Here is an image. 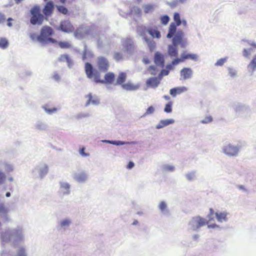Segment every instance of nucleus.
Listing matches in <instances>:
<instances>
[{"mask_svg": "<svg viewBox=\"0 0 256 256\" xmlns=\"http://www.w3.org/2000/svg\"><path fill=\"white\" fill-rule=\"evenodd\" d=\"M2 244L12 242L14 244H18L22 239L23 235L21 230L19 229H10L0 235Z\"/></svg>", "mask_w": 256, "mask_h": 256, "instance_id": "obj_1", "label": "nucleus"}, {"mask_svg": "<svg viewBox=\"0 0 256 256\" xmlns=\"http://www.w3.org/2000/svg\"><path fill=\"white\" fill-rule=\"evenodd\" d=\"M242 146L241 142L236 144L226 142L222 146V152L228 157L235 158L238 156Z\"/></svg>", "mask_w": 256, "mask_h": 256, "instance_id": "obj_2", "label": "nucleus"}, {"mask_svg": "<svg viewBox=\"0 0 256 256\" xmlns=\"http://www.w3.org/2000/svg\"><path fill=\"white\" fill-rule=\"evenodd\" d=\"M208 222V220L200 216L194 217L188 224V230L190 232L198 231L200 228L206 225Z\"/></svg>", "mask_w": 256, "mask_h": 256, "instance_id": "obj_3", "label": "nucleus"}, {"mask_svg": "<svg viewBox=\"0 0 256 256\" xmlns=\"http://www.w3.org/2000/svg\"><path fill=\"white\" fill-rule=\"evenodd\" d=\"M53 30L50 26H44L41 30L40 34L38 36V40L42 44L54 43L56 40L54 39L48 38L52 35Z\"/></svg>", "mask_w": 256, "mask_h": 256, "instance_id": "obj_4", "label": "nucleus"}, {"mask_svg": "<svg viewBox=\"0 0 256 256\" xmlns=\"http://www.w3.org/2000/svg\"><path fill=\"white\" fill-rule=\"evenodd\" d=\"M174 20L175 23H171L170 24L168 32L166 36V37L168 38H172L173 36L176 32V26H180L181 24V19L179 13H174Z\"/></svg>", "mask_w": 256, "mask_h": 256, "instance_id": "obj_5", "label": "nucleus"}, {"mask_svg": "<svg viewBox=\"0 0 256 256\" xmlns=\"http://www.w3.org/2000/svg\"><path fill=\"white\" fill-rule=\"evenodd\" d=\"M122 50L128 56L132 55L134 50L133 41L130 38H126L122 42Z\"/></svg>", "mask_w": 256, "mask_h": 256, "instance_id": "obj_6", "label": "nucleus"}, {"mask_svg": "<svg viewBox=\"0 0 256 256\" xmlns=\"http://www.w3.org/2000/svg\"><path fill=\"white\" fill-rule=\"evenodd\" d=\"M198 58V56L196 54H188L184 52L181 54L180 58H175L172 60V64L176 65L180 62H184L186 59H190L194 61H196Z\"/></svg>", "mask_w": 256, "mask_h": 256, "instance_id": "obj_7", "label": "nucleus"}, {"mask_svg": "<svg viewBox=\"0 0 256 256\" xmlns=\"http://www.w3.org/2000/svg\"><path fill=\"white\" fill-rule=\"evenodd\" d=\"M73 179L80 184L86 182L88 178V173L84 170L74 172L72 174Z\"/></svg>", "mask_w": 256, "mask_h": 256, "instance_id": "obj_8", "label": "nucleus"}, {"mask_svg": "<svg viewBox=\"0 0 256 256\" xmlns=\"http://www.w3.org/2000/svg\"><path fill=\"white\" fill-rule=\"evenodd\" d=\"M97 66L98 70L101 72H106L110 67L108 60L104 56H99L97 58Z\"/></svg>", "mask_w": 256, "mask_h": 256, "instance_id": "obj_9", "label": "nucleus"}, {"mask_svg": "<svg viewBox=\"0 0 256 256\" xmlns=\"http://www.w3.org/2000/svg\"><path fill=\"white\" fill-rule=\"evenodd\" d=\"M38 10L36 6L33 7V25H41L44 20V16L38 12Z\"/></svg>", "mask_w": 256, "mask_h": 256, "instance_id": "obj_10", "label": "nucleus"}, {"mask_svg": "<svg viewBox=\"0 0 256 256\" xmlns=\"http://www.w3.org/2000/svg\"><path fill=\"white\" fill-rule=\"evenodd\" d=\"M184 36V32L181 30L176 32L173 36L172 39V44L178 46V44H181L183 46L182 38Z\"/></svg>", "mask_w": 256, "mask_h": 256, "instance_id": "obj_11", "label": "nucleus"}, {"mask_svg": "<svg viewBox=\"0 0 256 256\" xmlns=\"http://www.w3.org/2000/svg\"><path fill=\"white\" fill-rule=\"evenodd\" d=\"M59 192L62 196L68 195L70 192V184L66 182L60 181L59 182Z\"/></svg>", "mask_w": 256, "mask_h": 256, "instance_id": "obj_12", "label": "nucleus"}, {"mask_svg": "<svg viewBox=\"0 0 256 256\" xmlns=\"http://www.w3.org/2000/svg\"><path fill=\"white\" fill-rule=\"evenodd\" d=\"M58 29L64 32L69 33L74 30V28L68 20L62 21Z\"/></svg>", "mask_w": 256, "mask_h": 256, "instance_id": "obj_13", "label": "nucleus"}, {"mask_svg": "<svg viewBox=\"0 0 256 256\" xmlns=\"http://www.w3.org/2000/svg\"><path fill=\"white\" fill-rule=\"evenodd\" d=\"M36 171L38 172L39 177L42 178L48 172V166L45 164H41L36 167Z\"/></svg>", "mask_w": 256, "mask_h": 256, "instance_id": "obj_14", "label": "nucleus"}, {"mask_svg": "<svg viewBox=\"0 0 256 256\" xmlns=\"http://www.w3.org/2000/svg\"><path fill=\"white\" fill-rule=\"evenodd\" d=\"M180 74L181 76L180 80L190 79L192 77V70L190 68H184L180 70Z\"/></svg>", "mask_w": 256, "mask_h": 256, "instance_id": "obj_15", "label": "nucleus"}, {"mask_svg": "<svg viewBox=\"0 0 256 256\" xmlns=\"http://www.w3.org/2000/svg\"><path fill=\"white\" fill-rule=\"evenodd\" d=\"M54 8V3L52 1L47 2L43 9V13L46 16H50Z\"/></svg>", "mask_w": 256, "mask_h": 256, "instance_id": "obj_16", "label": "nucleus"}, {"mask_svg": "<svg viewBox=\"0 0 256 256\" xmlns=\"http://www.w3.org/2000/svg\"><path fill=\"white\" fill-rule=\"evenodd\" d=\"M188 90L186 87L184 86H178L172 88L170 90V94L172 97H175L176 94H180Z\"/></svg>", "mask_w": 256, "mask_h": 256, "instance_id": "obj_17", "label": "nucleus"}, {"mask_svg": "<svg viewBox=\"0 0 256 256\" xmlns=\"http://www.w3.org/2000/svg\"><path fill=\"white\" fill-rule=\"evenodd\" d=\"M175 122L172 118H168L160 120L156 125V128L161 129L170 124H173Z\"/></svg>", "mask_w": 256, "mask_h": 256, "instance_id": "obj_18", "label": "nucleus"}, {"mask_svg": "<svg viewBox=\"0 0 256 256\" xmlns=\"http://www.w3.org/2000/svg\"><path fill=\"white\" fill-rule=\"evenodd\" d=\"M88 100L86 103V106H88L90 104L94 106H98L100 104V100L98 97L96 96H92L91 94H88L86 96Z\"/></svg>", "mask_w": 256, "mask_h": 256, "instance_id": "obj_19", "label": "nucleus"}, {"mask_svg": "<svg viewBox=\"0 0 256 256\" xmlns=\"http://www.w3.org/2000/svg\"><path fill=\"white\" fill-rule=\"evenodd\" d=\"M154 63L160 68H163L164 66V58L162 54L158 52H156L154 56Z\"/></svg>", "mask_w": 256, "mask_h": 256, "instance_id": "obj_20", "label": "nucleus"}, {"mask_svg": "<svg viewBox=\"0 0 256 256\" xmlns=\"http://www.w3.org/2000/svg\"><path fill=\"white\" fill-rule=\"evenodd\" d=\"M140 87V84H134L132 82H128L126 84H122V88L129 91H134L138 90Z\"/></svg>", "mask_w": 256, "mask_h": 256, "instance_id": "obj_21", "label": "nucleus"}, {"mask_svg": "<svg viewBox=\"0 0 256 256\" xmlns=\"http://www.w3.org/2000/svg\"><path fill=\"white\" fill-rule=\"evenodd\" d=\"M84 70L87 77L88 78H92L94 72L96 70L94 69L92 64L89 62H86L85 64Z\"/></svg>", "mask_w": 256, "mask_h": 256, "instance_id": "obj_22", "label": "nucleus"}, {"mask_svg": "<svg viewBox=\"0 0 256 256\" xmlns=\"http://www.w3.org/2000/svg\"><path fill=\"white\" fill-rule=\"evenodd\" d=\"M247 70L250 75L253 74L256 70V55L254 56L250 63L248 65Z\"/></svg>", "mask_w": 256, "mask_h": 256, "instance_id": "obj_23", "label": "nucleus"}, {"mask_svg": "<svg viewBox=\"0 0 256 256\" xmlns=\"http://www.w3.org/2000/svg\"><path fill=\"white\" fill-rule=\"evenodd\" d=\"M168 54L171 58L176 57L178 55V46L172 44L168 46Z\"/></svg>", "mask_w": 256, "mask_h": 256, "instance_id": "obj_24", "label": "nucleus"}, {"mask_svg": "<svg viewBox=\"0 0 256 256\" xmlns=\"http://www.w3.org/2000/svg\"><path fill=\"white\" fill-rule=\"evenodd\" d=\"M157 5L154 4H148L143 6L144 12L145 14L152 13L156 8Z\"/></svg>", "mask_w": 256, "mask_h": 256, "instance_id": "obj_25", "label": "nucleus"}, {"mask_svg": "<svg viewBox=\"0 0 256 256\" xmlns=\"http://www.w3.org/2000/svg\"><path fill=\"white\" fill-rule=\"evenodd\" d=\"M160 84V81L156 78H151L148 79L146 82L148 86L152 88H156Z\"/></svg>", "mask_w": 256, "mask_h": 256, "instance_id": "obj_26", "label": "nucleus"}, {"mask_svg": "<svg viewBox=\"0 0 256 256\" xmlns=\"http://www.w3.org/2000/svg\"><path fill=\"white\" fill-rule=\"evenodd\" d=\"M233 108L236 113L240 114L247 109V106L240 103L234 104L233 105Z\"/></svg>", "mask_w": 256, "mask_h": 256, "instance_id": "obj_27", "label": "nucleus"}, {"mask_svg": "<svg viewBox=\"0 0 256 256\" xmlns=\"http://www.w3.org/2000/svg\"><path fill=\"white\" fill-rule=\"evenodd\" d=\"M158 208L160 212L164 215L168 214V209L167 204L165 202H161L158 205Z\"/></svg>", "mask_w": 256, "mask_h": 256, "instance_id": "obj_28", "label": "nucleus"}, {"mask_svg": "<svg viewBox=\"0 0 256 256\" xmlns=\"http://www.w3.org/2000/svg\"><path fill=\"white\" fill-rule=\"evenodd\" d=\"M58 60L61 62H66L68 64V66L70 68L73 65L72 60L70 59L68 54L61 55L58 58Z\"/></svg>", "mask_w": 256, "mask_h": 256, "instance_id": "obj_29", "label": "nucleus"}, {"mask_svg": "<svg viewBox=\"0 0 256 256\" xmlns=\"http://www.w3.org/2000/svg\"><path fill=\"white\" fill-rule=\"evenodd\" d=\"M216 218L219 222H226L228 220L227 215L228 213L226 212H216L215 214Z\"/></svg>", "mask_w": 256, "mask_h": 256, "instance_id": "obj_30", "label": "nucleus"}, {"mask_svg": "<svg viewBox=\"0 0 256 256\" xmlns=\"http://www.w3.org/2000/svg\"><path fill=\"white\" fill-rule=\"evenodd\" d=\"M115 78L113 72H108L104 75V80H103L104 84H110L112 82Z\"/></svg>", "mask_w": 256, "mask_h": 256, "instance_id": "obj_31", "label": "nucleus"}, {"mask_svg": "<svg viewBox=\"0 0 256 256\" xmlns=\"http://www.w3.org/2000/svg\"><path fill=\"white\" fill-rule=\"evenodd\" d=\"M8 209L5 207L4 203L0 202V216L6 220H8Z\"/></svg>", "mask_w": 256, "mask_h": 256, "instance_id": "obj_32", "label": "nucleus"}, {"mask_svg": "<svg viewBox=\"0 0 256 256\" xmlns=\"http://www.w3.org/2000/svg\"><path fill=\"white\" fill-rule=\"evenodd\" d=\"M72 224V220L70 218H65L62 220L60 222V226L62 228H68Z\"/></svg>", "mask_w": 256, "mask_h": 256, "instance_id": "obj_33", "label": "nucleus"}, {"mask_svg": "<svg viewBox=\"0 0 256 256\" xmlns=\"http://www.w3.org/2000/svg\"><path fill=\"white\" fill-rule=\"evenodd\" d=\"M162 171L164 173L167 172H172L175 170V168L174 166L169 164H164L162 166Z\"/></svg>", "mask_w": 256, "mask_h": 256, "instance_id": "obj_34", "label": "nucleus"}, {"mask_svg": "<svg viewBox=\"0 0 256 256\" xmlns=\"http://www.w3.org/2000/svg\"><path fill=\"white\" fill-rule=\"evenodd\" d=\"M126 78V74L125 72H121L119 74L118 76L116 79V82L118 84H122L125 82Z\"/></svg>", "mask_w": 256, "mask_h": 256, "instance_id": "obj_35", "label": "nucleus"}, {"mask_svg": "<svg viewBox=\"0 0 256 256\" xmlns=\"http://www.w3.org/2000/svg\"><path fill=\"white\" fill-rule=\"evenodd\" d=\"M92 78L95 82L104 84L103 80L100 79V74L98 70H94Z\"/></svg>", "mask_w": 256, "mask_h": 256, "instance_id": "obj_36", "label": "nucleus"}, {"mask_svg": "<svg viewBox=\"0 0 256 256\" xmlns=\"http://www.w3.org/2000/svg\"><path fill=\"white\" fill-rule=\"evenodd\" d=\"M161 68L157 66H152L148 68V71L152 75L156 76L158 73Z\"/></svg>", "mask_w": 256, "mask_h": 256, "instance_id": "obj_37", "label": "nucleus"}, {"mask_svg": "<svg viewBox=\"0 0 256 256\" xmlns=\"http://www.w3.org/2000/svg\"><path fill=\"white\" fill-rule=\"evenodd\" d=\"M9 45L8 40L4 38H0V48L2 50L6 49Z\"/></svg>", "mask_w": 256, "mask_h": 256, "instance_id": "obj_38", "label": "nucleus"}, {"mask_svg": "<svg viewBox=\"0 0 256 256\" xmlns=\"http://www.w3.org/2000/svg\"><path fill=\"white\" fill-rule=\"evenodd\" d=\"M136 144L134 142H123L120 140H112V144L116 145V146H122L126 144Z\"/></svg>", "mask_w": 256, "mask_h": 256, "instance_id": "obj_39", "label": "nucleus"}, {"mask_svg": "<svg viewBox=\"0 0 256 256\" xmlns=\"http://www.w3.org/2000/svg\"><path fill=\"white\" fill-rule=\"evenodd\" d=\"M144 39L148 44L150 50L152 51L156 47V44L152 40L149 39L147 38H144Z\"/></svg>", "mask_w": 256, "mask_h": 256, "instance_id": "obj_40", "label": "nucleus"}, {"mask_svg": "<svg viewBox=\"0 0 256 256\" xmlns=\"http://www.w3.org/2000/svg\"><path fill=\"white\" fill-rule=\"evenodd\" d=\"M148 32V34L153 38H159L160 37V32L157 30L150 29Z\"/></svg>", "mask_w": 256, "mask_h": 256, "instance_id": "obj_41", "label": "nucleus"}, {"mask_svg": "<svg viewBox=\"0 0 256 256\" xmlns=\"http://www.w3.org/2000/svg\"><path fill=\"white\" fill-rule=\"evenodd\" d=\"M36 129L40 130H47L48 126L44 122H39L36 124Z\"/></svg>", "mask_w": 256, "mask_h": 256, "instance_id": "obj_42", "label": "nucleus"}, {"mask_svg": "<svg viewBox=\"0 0 256 256\" xmlns=\"http://www.w3.org/2000/svg\"><path fill=\"white\" fill-rule=\"evenodd\" d=\"M252 50H253L252 48H244L243 50V54H242L243 56L246 58H249L251 56L252 52Z\"/></svg>", "mask_w": 256, "mask_h": 256, "instance_id": "obj_43", "label": "nucleus"}, {"mask_svg": "<svg viewBox=\"0 0 256 256\" xmlns=\"http://www.w3.org/2000/svg\"><path fill=\"white\" fill-rule=\"evenodd\" d=\"M186 177L187 180L189 181L194 180L196 177V172H191L187 173L186 174Z\"/></svg>", "mask_w": 256, "mask_h": 256, "instance_id": "obj_44", "label": "nucleus"}, {"mask_svg": "<svg viewBox=\"0 0 256 256\" xmlns=\"http://www.w3.org/2000/svg\"><path fill=\"white\" fill-rule=\"evenodd\" d=\"M228 75L230 77H232V78H234L237 76V71L236 70H234V68H228Z\"/></svg>", "mask_w": 256, "mask_h": 256, "instance_id": "obj_45", "label": "nucleus"}, {"mask_svg": "<svg viewBox=\"0 0 256 256\" xmlns=\"http://www.w3.org/2000/svg\"><path fill=\"white\" fill-rule=\"evenodd\" d=\"M154 111L155 109L154 107L152 106H150L147 108L146 112L142 116H146L152 114L154 113Z\"/></svg>", "mask_w": 256, "mask_h": 256, "instance_id": "obj_46", "label": "nucleus"}, {"mask_svg": "<svg viewBox=\"0 0 256 256\" xmlns=\"http://www.w3.org/2000/svg\"><path fill=\"white\" fill-rule=\"evenodd\" d=\"M56 8L59 12L60 13L66 14L68 12V9L63 6H56Z\"/></svg>", "mask_w": 256, "mask_h": 256, "instance_id": "obj_47", "label": "nucleus"}, {"mask_svg": "<svg viewBox=\"0 0 256 256\" xmlns=\"http://www.w3.org/2000/svg\"><path fill=\"white\" fill-rule=\"evenodd\" d=\"M172 102H169L166 104L164 108V112L166 113H170L172 112Z\"/></svg>", "mask_w": 256, "mask_h": 256, "instance_id": "obj_48", "label": "nucleus"}, {"mask_svg": "<svg viewBox=\"0 0 256 256\" xmlns=\"http://www.w3.org/2000/svg\"><path fill=\"white\" fill-rule=\"evenodd\" d=\"M212 118L211 116H207L200 120V122L203 124H207L212 122Z\"/></svg>", "mask_w": 256, "mask_h": 256, "instance_id": "obj_49", "label": "nucleus"}, {"mask_svg": "<svg viewBox=\"0 0 256 256\" xmlns=\"http://www.w3.org/2000/svg\"><path fill=\"white\" fill-rule=\"evenodd\" d=\"M228 58H222L217 60L215 64L216 66H222L227 60Z\"/></svg>", "mask_w": 256, "mask_h": 256, "instance_id": "obj_50", "label": "nucleus"}, {"mask_svg": "<svg viewBox=\"0 0 256 256\" xmlns=\"http://www.w3.org/2000/svg\"><path fill=\"white\" fill-rule=\"evenodd\" d=\"M170 20V18L167 15H164L160 17L161 23L163 24H166Z\"/></svg>", "mask_w": 256, "mask_h": 256, "instance_id": "obj_51", "label": "nucleus"}, {"mask_svg": "<svg viewBox=\"0 0 256 256\" xmlns=\"http://www.w3.org/2000/svg\"><path fill=\"white\" fill-rule=\"evenodd\" d=\"M58 45L62 48H68L70 47V44L67 42H60Z\"/></svg>", "mask_w": 256, "mask_h": 256, "instance_id": "obj_52", "label": "nucleus"}, {"mask_svg": "<svg viewBox=\"0 0 256 256\" xmlns=\"http://www.w3.org/2000/svg\"><path fill=\"white\" fill-rule=\"evenodd\" d=\"M90 116V114L88 112H80V113L78 114L76 116V118L78 119H81L82 118L89 117Z\"/></svg>", "mask_w": 256, "mask_h": 256, "instance_id": "obj_53", "label": "nucleus"}, {"mask_svg": "<svg viewBox=\"0 0 256 256\" xmlns=\"http://www.w3.org/2000/svg\"><path fill=\"white\" fill-rule=\"evenodd\" d=\"M17 256H27V254H26V250L25 248L23 247L20 248L18 252Z\"/></svg>", "mask_w": 256, "mask_h": 256, "instance_id": "obj_54", "label": "nucleus"}, {"mask_svg": "<svg viewBox=\"0 0 256 256\" xmlns=\"http://www.w3.org/2000/svg\"><path fill=\"white\" fill-rule=\"evenodd\" d=\"M4 168L7 172H10L14 170V166L6 162L4 164Z\"/></svg>", "mask_w": 256, "mask_h": 256, "instance_id": "obj_55", "label": "nucleus"}, {"mask_svg": "<svg viewBox=\"0 0 256 256\" xmlns=\"http://www.w3.org/2000/svg\"><path fill=\"white\" fill-rule=\"evenodd\" d=\"M114 58L116 60L120 61L123 60V56L120 52H115L114 54Z\"/></svg>", "mask_w": 256, "mask_h": 256, "instance_id": "obj_56", "label": "nucleus"}, {"mask_svg": "<svg viewBox=\"0 0 256 256\" xmlns=\"http://www.w3.org/2000/svg\"><path fill=\"white\" fill-rule=\"evenodd\" d=\"M43 108L44 109L46 112L49 114H51L52 113L56 112L57 110V109L56 108H48L46 106H44Z\"/></svg>", "mask_w": 256, "mask_h": 256, "instance_id": "obj_57", "label": "nucleus"}, {"mask_svg": "<svg viewBox=\"0 0 256 256\" xmlns=\"http://www.w3.org/2000/svg\"><path fill=\"white\" fill-rule=\"evenodd\" d=\"M85 148L84 147L80 148L79 150L80 154L84 158L88 157L90 156V154L87 152H85Z\"/></svg>", "mask_w": 256, "mask_h": 256, "instance_id": "obj_58", "label": "nucleus"}, {"mask_svg": "<svg viewBox=\"0 0 256 256\" xmlns=\"http://www.w3.org/2000/svg\"><path fill=\"white\" fill-rule=\"evenodd\" d=\"M6 178V176L4 173L0 170V185L4 182Z\"/></svg>", "mask_w": 256, "mask_h": 256, "instance_id": "obj_59", "label": "nucleus"}, {"mask_svg": "<svg viewBox=\"0 0 256 256\" xmlns=\"http://www.w3.org/2000/svg\"><path fill=\"white\" fill-rule=\"evenodd\" d=\"M74 34L76 37L78 38L79 39H81L83 37L82 34H81V30L80 29L77 30L74 32Z\"/></svg>", "mask_w": 256, "mask_h": 256, "instance_id": "obj_60", "label": "nucleus"}, {"mask_svg": "<svg viewBox=\"0 0 256 256\" xmlns=\"http://www.w3.org/2000/svg\"><path fill=\"white\" fill-rule=\"evenodd\" d=\"M6 20V15L0 12V24H4L5 20Z\"/></svg>", "mask_w": 256, "mask_h": 256, "instance_id": "obj_61", "label": "nucleus"}, {"mask_svg": "<svg viewBox=\"0 0 256 256\" xmlns=\"http://www.w3.org/2000/svg\"><path fill=\"white\" fill-rule=\"evenodd\" d=\"M168 4L170 7H176L178 4H179V3L178 2V0H174L169 2Z\"/></svg>", "mask_w": 256, "mask_h": 256, "instance_id": "obj_62", "label": "nucleus"}, {"mask_svg": "<svg viewBox=\"0 0 256 256\" xmlns=\"http://www.w3.org/2000/svg\"><path fill=\"white\" fill-rule=\"evenodd\" d=\"M52 78L56 82H59L60 80V77L56 72H54Z\"/></svg>", "mask_w": 256, "mask_h": 256, "instance_id": "obj_63", "label": "nucleus"}, {"mask_svg": "<svg viewBox=\"0 0 256 256\" xmlns=\"http://www.w3.org/2000/svg\"><path fill=\"white\" fill-rule=\"evenodd\" d=\"M248 44L256 49V42L254 41H248Z\"/></svg>", "mask_w": 256, "mask_h": 256, "instance_id": "obj_64", "label": "nucleus"}]
</instances>
